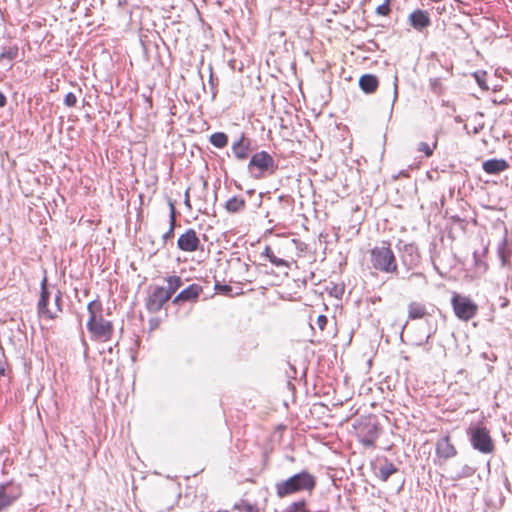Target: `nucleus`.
I'll list each match as a JSON object with an SVG mask.
<instances>
[{
    "instance_id": "obj_1",
    "label": "nucleus",
    "mask_w": 512,
    "mask_h": 512,
    "mask_svg": "<svg viewBox=\"0 0 512 512\" xmlns=\"http://www.w3.org/2000/svg\"><path fill=\"white\" fill-rule=\"evenodd\" d=\"M316 477L304 470L289 478L275 484V492L278 498L282 499L293 494L307 492L309 494L315 489Z\"/></svg>"
},
{
    "instance_id": "obj_2",
    "label": "nucleus",
    "mask_w": 512,
    "mask_h": 512,
    "mask_svg": "<svg viewBox=\"0 0 512 512\" xmlns=\"http://www.w3.org/2000/svg\"><path fill=\"white\" fill-rule=\"evenodd\" d=\"M87 310L89 313V319L87 322V328L92 334L93 338L107 341L111 338L113 333L112 323L105 320L102 315L101 303L92 301L88 304Z\"/></svg>"
},
{
    "instance_id": "obj_3",
    "label": "nucleus",
    "mask_w": 512,
    "mask_h": 512,
    "mask_svg": "<svg viewBox=\"0 0 512 512\" xmlns=\"http://www.w3.org/2000/svg\"><path fill=\"white\" fill-rule=\"evenodd\" d=\"M46 282L47 279L44 278L41 283V294L38 301L37 310L40 317L55 319L62 312V295L59 290H56L52 296V292L47 288Z\"/></svg>"
},
{
    "instance_id": "obj_4",
    "label": "nucleus",
    "mask_w": 512,
    "mask_h": 512,
    "mask_svg": "<svg viewBox=\"0 0 512 512\" xmlns=\"http://www.w3.org/2000/svg\"><path fill=\"white\" fill-rule=\"evenodd\" d=\"M370 261L374 269L383 273L398 272L396 257L387 243L376 246L371 250Z\"/></svg>"
},
{
    "instance_id": "obj_5",
    "label": "nucleus",
    "mask_w": 512,
    "mask_h": 512,
    "mask_svg": "<svg viewBox=\"0 0 512 512\" xmlns=\"http://www.w3.org/2000/svg\"><path fill=\"white\" fill-rule=\"evenodd\" d=\"M471 445L475 450L483 454H490L494 451L495 445L486 427L477 426L468 429Z\"/></svg>"
},
{
    "instance_id": "obj_6",
    "label": "nucleus",
    "mask_w": 512,
    "mask_h": 512,
    "mask_svg": "<svg viewBox=\"0 0 512 512\" xmlns=\"http://www.w3.org/2000/svg\"><path fill=\"white\" fill-rule=\"evenodd\" d=\"M451 304L455 315L462 321H469L478 312V306L469 297L453 293Z\"/></svg>"
},
{
    "instance_id": "obj_7",
    "label": "nucleus",
    "mask_w": 512,
    "mask_h": 512,
    "mask_svg": "<svg viewBox=\"0 0 512 512\" xmlns=\"http://www.w3.org/2000/svg\"><path fill=\"white\" fill-rule=\"evenodd\" d=\"M274 167V159L265 151L255 153L249 162L248 169L256 177L260 178L265 171Z\"/></svg>"
},
{
    "instance_id": "obj_8",
    "label": "nucleus",
    "mask_w": 512,
    "mask_h": 512,
    "mask_svg": "<svg viewBox=\"0 0 512 512\" xmlns=\"http://www.w3.org/2000/svg\"><path fill=\"white\" fill-rule=\"evenodd\" d=\"M356 429L358 439L364 446H374L379 435L377 423L372 422L371 420H365L361 422Z\"/></svg>"
},
{
    "instance_id": "obj_9",
    "label": "nucleus",
    "mask_w": 512,
    "mask_h": 512,
    "mask_svg": "<svg viewBox=\"0 0 512 512\" xmlns=\"http://www.w3.org/2000/svg\"><path fill=\"white\" fill-rule=\"evenodd\" d=\"M398 249L402 264L406 266L408 270L413 269L419 264L420 254L416 245L400 241Z\"/></svg>"
},
{
    "instance_id": "obj_10",
    "label": "nucleus",
    "mask_w": 512,
    "mask_h": 512,
    "mask_svg": "<svg viewBox=\"0 0 512 512\" xmlns=\"http://www.w3.org/2000/svg\"><path fill=\"white\" fill-rule=\"evenodd\" d=\"M22 494L20 485L8 482L0 485V512L11 506Z\"/></svg>"
},
{
    "instance_id": "obj_11",
    "label": "nucleus",
    "mask_w": 512,
    "mask_h": 512,
    "mask_svg": "<svg viewBox=\"0 0 512 512\" xmlns=\"http://www.w3.org/2000/svg\"><path fill=\"white\" fill-rule=\"evenodd\" d=\"M201 242L192 228L187 229L177 240V247L184 252H195L200 248Z\"/></svg>"
},
{
    "instance_id": "obj_12",
    "label": "nucleus",
    "mask_w": 512,
    "mask_h": 512,
    "mask_svg": "<svg viewBox=\"0 0 512 512\" xmlns=\"http://www.w3.org/2000/svg\"><path fill=\"white\" fill-rule=\"evenodd\" d=\"M170 298L169 293L164 290V287H156L148 297L147 309L153 313L158 312Z\"/></svg>"
},
{
    "instance_id": "obj_13",
    "label": "nucleus",
    "mask_w": 512,
    "mask_h": 512,
    "mask_svg": "<svg viewBox=\"0 0 512 512\" xmlns=\"http://www.w3.org/2000/svg\"><path fill=\"white\" fill-rule=\"evenodd\" d=\"M409 24L417 31H423L431 25V19L427 11L417 9L409 17Z\"/></svg>"
},
{
    "instance_id": "obj_14",
    "label": "nucleus",
    "mask_w": 512,
    "mask_h": 512,
    "mask_svg": "<svg viewBox=\"0 0 512 512\" xmlns=\"http://www.w3.org/2000/svg\"><path fill=\"white\" fill-rule=\"evenodd\" d=\"M436 454L444 460L450 459L457 454L455 446L451 443L448 435L440 438L436 443Z\"/></svg>"
},
{
    "instance_id": "obj_15",
    "label": "nucleus",
    "mask_w": 512,
    "mask_h": 512,
    "mask_svg": "<svg viewBox=\"0 0 512 512\" xmlns=\"http://www.w3.org/2000/svg\"><path fill=\"white\" fill-rule=\"evenodd\" d=\"M250 151V140L247 139L244 135L235 141L232 145V152L234 156L239 160H244L248 158Z\"/></svg>"
},
{
    "instance_id": "obj_16",
    "label": "nucleus",
    "mask_w": 512,
    "mask_h": 512,
    "mask_svg": "<svg viewBox=\"0 0 512 512\" xmlns=\"http://www.w3.org/2000/svg\"><path fill=\"white\" fill-rule=\"evenodd\" d=\"M483 170L487 174L496 175L509 168V164L504 159H489L483 162Z\"/></svg>"
},
{
    "instance_id": "obj_17",
    "label": "nucleus",
    "mask_w": 512,
    "mask_h": 512,
    "mask_svg": "<svg viewBox=\"0 0 512 512\" xmlns=\"http://www.w3.org/2000/svg\"><path fill=\"white\" fill-rule=\"evenodd\" d=\"M202 292V288L197 284H191L186 289L182 290L173 300L174 303H178L179 301H194L196 300L200 293Z\"/></svg>"
},
{
    "instance_id": "obj_18",
    "label": "nucleus",
    "mask_w": 512,
    "mask_h": 512,
    "mask_svg": "<svg viewBox=\"0 0 512 512\" xmlns=\"http://www.w3.org/2000/svg\"><path fill=\"white\" fill-rule=\"evenodd\" d=\"M378 84V78L373 74H364L359 79V86L361 90L367 94L375 92Z\"/></svg>"
},
{
    "instance_id": "obj_19",
    "label": "nucleus",
    "mask_w": 512,
    "mask_h": 512,
    "mask_svg": "<svg viewBox=\"0 0 512 512\" xmlns=\"http://www.w3.org/2000/svg\"><path fill=\"white\" fill-rule=\"evenodd\" d=\"M428 315L427 308L424 304L412 301L408 304V318L410 320L422 319Z\"/></svg>"
},
{
    "instance_id": "obj_20",
    "label": "nucleus",
    "mask_w": 512,
    "mask_h": 512,
    "mask_svg": "<svg viewBox=\"0 0 512 512\" xmlns=\"http://www.w3.org/2000/svg\"><path fill=\"white\" fill-rule=\"evenodd\" d=\"M397 471L398 469L393 463L385 461L384 464L379 466L376 475L380 480L386 482L389 479V477L396 473Z\"/></svg>"
},
{
    "instance_id": "obj_21",
    "label": "nucleus",
    "mask_w": 512,
    "mask_h": 512,
    "mask_svg": "<svg viewBox=\"0 0 512 512\" xmlns=\"http://www.w3.org/2000/svg\"><path fill=\"white\" fill-rule=\"evenodd\" d=\"M169 208H170V213H169L170 226H169L168 231L166 233H164L162 236L164 243H166L169 239L173 238L174 229H175V225H176V209H175L174 203L172 201H169Z\"/></svg>"
},
{
    "instance_id": "obj_22",
    "label": "nucleus",
    "mask_w": 512,
    "mask_h": 512,
    "mask_svg": "<svg viewBox=\"0 0 512 512\" xmlns=\"http://www.w3.org/2000/svg\"><path fill=\"white\" fill-rule=\"evenodd\" d=\"M245 205H246V202H245L244 198L234 196L226 201L225 209L229 213H237V212L244 210Z\"/></svg>"
},
{
    "instance_id": "obj_23",
    "label": "nucleus",
    "mask_w": 512,
    "mask_h": 512,
    "mask_svg": "<svg viewBox=\"0 0 512 512\" xmlns=\"http://www.w3.org/2000/svg\"><path fill=\"white\" fill-rule=\"evenodd\" d=\"M506 246H507V237L505 236L503 238L502 242L499 244L498 249H497V254L499 256L501 265L503 267L510 265L509 254L506 251Z\"/></svg>"
},
{
    "instance_id": "obj_24",
    "label": "nucleus",
    "mask_w": 512,
    "mask_h": 512,
    "mask_svg": "<svg viewBox=\"0 0 512 512\" xmlns=\"http://www.w3.org/2000/svg\"><path fill=\"white\" fill-rule=\"evenodd\" d=\"M166 281L168 285L167 287H164V290H166L171 297L182 285V280L179 276H169L166 278Z\"/></svg>"
},
{
    "instance_id": "obj_25",
    "label": "nucleus",
    "mask_w": 512,
    "mask_h": 512,
    "mask_svg": "<svg viewBox=\"0 0 512 512\" xmlns=\"http://www.w3.org/2000/svg\"><path fill=\"white\" fill-rule=\"evenodd\" d=\"M210 143L217 148H224L228 143V137L225 133L216 132L210 136Z\"/></svg>"
},
{
    "instance_id": "obj_26",
    "label": "nucleus",
    "mask_w": 512,
    "mask_h": 512,
    "mask_svg": "<svg viewBox=\"0 0 512 512\" xmlns=\"http://www.w3.org/2000/svg\"><path fill=\"white\" fill-rule=\"evenodd\" d=\"M307 502L304 499H301L299 501L293 502L290 505H288L284 512H308L306 509Z\"/></svg>"
},
{
    "instance_id": "obj_27",
    "label": "nucleus",
    "mask_w": 512,
    "mask_h": 512,
    "mask_svg": "<svg viewBox=\"0 0 512 512\" xmlns=\"http://www.w3.org/2000/svg\"><path fill=\"white\" fill-rule=\"evenodd\" d=\"M18 56V48L16 46L3 48L0 54V60L12 61Z\"/></svg>"
},
{
    "instance_id": "obj_28",
    "label": "nucleus",
    "mask_w": 512,
    "mask_h": 512,
    "mask_svg": "<svg viewBox=\"0 0 512 512\" xmlns=\"http://www.w3.org/2000/svg\"><path fill=\"white\" fill-rule=\"evenodd\" d=\"M234 508L241 512H259L258 507L247 500H241L239 503L234 505Z\"/></svg>"
},
{
    "instance_id": "obj_29",
    "label": "nucleus",
    "mask_w": 512,
    "mask_h": 512,
    "mask_svg": "<svg viewBox=\"0 0 512 512\" xmlns=\"http://www.w3.org/2000/svg\"><path fill=\"white\" fill-rule=\"evenodd\" d=\"M473 77L475 78V80L478 83L480 88L485 89V90L488 89V86L486 84V72L477 71V72L473 73Z\"/></svg>"
},
{
    "instance_id": "obj_30",
    "label": "nucleus",
    "mask_w": 512,
    "mask_h": 512,
    "mask_svg": "<svg viewBox=\"0 0 512 512\" xmlns=\"http://www.w3.org/2000/svg\"><path fill=\"white\" fill-rule=\"evenodd\" d=\"M475 473V469L469 465H464L461 472L457 475V479L471 477Z\"/></svg>"
},
{
    "instance_id": "obj_31",
    "label": "nucleus",
    "mask_w": 512,
    "mask_h": 512,
    "mask_svg": "<svg viewBox=\"0 0 512 512\" xmlns=\"http://www.w3.org/2000/svg\"><path fill=\"white\" fill-rule=\"evenodd\" d=\"M390 12V0L385 2L376 8V13L381 16H387Z\"/></svg>"
},
{
    "instance_id": "obj_32",
    "label": "nucleus",
    "mask_w": 512,
    "mask_h": 512,
    "mask_svg": "<svg viewBox=\"0 0 512 512\" xmlns=\"http://www.w3.org/2000/svg\"><path fill=\"white\" fill-rule=\"evenodd\" d=\"M77 102V98L76 96L72 93V92H69L65 95V98H64V104L67 106V107H73L75 106Z\"/></svg>"
},
{
    "instance_id": "obj_33",
    "label": "nucleus",
    "mask_w": 512,
    "mask_h": 512,
    "mask_svg": "<svg viewBox=\"0 0 512 512\" xmlns=\"http://www.w3.org/2000/svg\"><path fill=\"white\" fill-rule=\"evenodd\" d=\"M270 262L278 267H289V263L286 260L278 258L276 256L271 257Z\"/></svg>"
},
{
    "instance_id": "obj_34",
    "label": "nucleus",
    "mask_w": 512,
    "mask_h": 512,
    "mask_svg": "<svg viewBox=\"0 0 512 512\" xmlns=\"http://www.w3.org/2000/svg\"><path fill=\"white\" fill-rule=\"evenodd\" d=\"M418 150L421 152H424L426 156H431L433 153V150L430 148V146L426 142H421L419 144Z\"/></svg>"
},
{
    "instance_id": "obj_35",
    "label": "nucleus",
    "mask_w": 512,
    "mask_h": 512,
    "mask_svg": "<svg viewBox=\"0 0 512 512\" xmlns=\"http://www.w3.org/2000/svg\"><path fill=\"white\" fill-rule=\"evenodd\" d=\"M327 317L325 315H319L316 320V324L320 330H324L327 325Z\"/></svg>"
},
{
    "instance_id": "obj_36",
    "label": "nucleus",
    "mask_w": 512,
    "mask_h": 512,
    "mask_svg": "<svg viewBox=\"0 0 512 512\" xmlns=\"http://www.w3.org/2000/svg\"><path fill=\"white\" fill-rule=\"evenodd\" d=\"M411 278H418V279H420V280L422 281V283H423L424 285H426V284H427V279H426V277H425V275H424L423 273H420V272L412 273V274L410 275V279H411Z\"/></svg>"
},
{
    "instance_id": "obj_37",
    "label": "nucleus",
    "mask_w": 512,
    "mask_h": 512,
    "mask_svg": "<svg viewBox=\"0 0 512 512\" xmlns=\"http://www.w3.org/2000/svg\"><path fill=\"white\" fill-rule=\"evenodd\" d=\"M473 257H474L475 264L477 266L483 265L484 268L486 269L487 266L484 262L481 261L480 255L478 254V252H474Z\"/></svg>"
},
{
    "instance_id": "obj_38",
    "label": "nucleus",
    "mask_w": 512,
    "mask_h": 512,
    "mask_svg": "<svg viewBox=\"0 0 512 512\" xmlns=\"http://www.w3.org/2000/svg\"><path fill=\"white\" fill-rule=\"evenodd\" d=\"M263 255L266 256L268 258V260L270 261L271 260V257H274V253L272 251V249L269 247V246H266L265 247V250L263 252Z\"/></svg>"
},
{
    "instance_id": "obj_39",
    "label": "nucleus",
    "mask_w": 512,
    "mask_h": 512,
    "mask_svg": "<svg viewBox=\"0 0 512 512\" xmlns=\"http://www.w3.org/2000/svg\"><path fill=\"white\" fill-rule=\"evenodd\" d=\"M216 289L220 290V291H223V292H229L231 291V287L228 286V285H223V286H220V285H216Z\"/></svg>"
},
{
    "instance_id": "obj_40",
    "label": "nucleus",
    "mask_w": 512,
    "mask_h": 512,
    "mask_svg": "<svg viewBox=\"0 0 512 512\" xmlns=\"http://www.w3.org/2000/svg\"><path fill=\"white\" fill-rule=\"evenodd\" d=\"M397 81H398V78H397V76H395V78H394V101L397 98V88H398Z\"/></svg>"
},
{
    "instance_id": "obj_41",
    "label": "nucleus",
    "mask_w": 512,
    "mask_h": 512,
    "mask_svg": "<svg viewBox=\"0 0 512 512\" xmlns=\"http://www.w3.org/2000/svg\"><path fill=\"white\" fill-rule=\"evenodd\" d=\"M184 203L185 205L188 207V208H191V205H190V199H189V192L186 191L185 193V200H184Z\"/></svg>"
},
{
    "instance_id": "obj_42",
    "label": "nucleus",
    "mask_w": 512,
    "mask_h": 512,
    "mask_svg": "<svg viewBox=\"0 0 512 512\" xmlns=\"http://www.w3.org/2000/svg\"><path fill=\"white\" fill-rule=\"evenodd\" d=\"M5 104H6V97L4 96V94L2 92H0V107L5 106Z\"/></svg>"
},
{
    "instance_id": "obj_43",
    "label": "nucleus",
    "mask_w": 512,
    "mask_h": 512,
    "mask_svg": "<svg viewBox=\"0 0 512 512\" xmlns=\"http://www.w3.org/2000/svg\"><path fill=\"white\" fill-rule=\"evenodd\" d=\"M431 86H432L433 90H436V86H437V80L436 79L431 80Z\"/></svg>"
},
{
    "instance_id": "obj_44",
    "label": "nucleus",
    "mask_w": 512,
    "mask_h": 512,
    "mask_svg": "<svg viewBox=\"0 0 512 512\" xmlns=\"http://www.w3.org/2000/svg\"><path fill=\"white\" fill-rule=\"evenodd\" d=\"M488 253V246H484L482 255L485 256Z\"/></svg>"
}]
</instances>
